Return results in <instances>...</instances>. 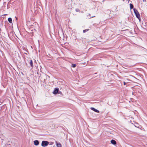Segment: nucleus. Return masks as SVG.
Masks as SVG:
<instances>
[{
    "label": "nucleus",
    "instance_id": "9d476101",
    "mask_svg": "<svg viewBox=\"0 0 147 147\" xmlns=\"http://www.w3.org/2000/svg\"><path fill=\"white\" fill-rule=\"evenodd\" d=\"M130 7L131 9H132L133 8V6L132 4L130 3Z\"/></svg>",
    "mask_w": 147,
    "mask_h": 147
},
{
    "label": "nucleus",
    "instance_id": "2eb2a0df",
    "mask_svg": "<svg viewBox=\"0 0 147 147\" xmlns=\"http://www.w3.org/2000/svg\"><path fill=\"white\" fill-rule=\"evenodd\" d=\"M15 18H16V20H17V18L16 17H15Z\"/></svg>",
    "mask_w": 147,
    "mask_h": 147
},
{
    "label": "nucleus",
    "instance_id": "f8f14e48",
    "mask_svg": "<svg viewBox=\"0 0 147 147\" xmlns=\"http://www.w3.org/2000/svg\"><path fill=\"white\" fill-rule=\"evenodd\" d=\"M88 30H89L88 29H86V30H83V32L84 33L88 31Z\"/></svg>",
    "mask_w": 147,
    "mask_h": 147
},
{
    "label": "nucleus",
    "instance_id": "ddd939ff",
    "mask_svg": "<svg viewBox=\"0 0 147 147\" xmlns=\"http://www.w3.org/2000/svg\"><path fill=\"white\" fill-rule=\"evenodd\" d=\"M76 11L77 12H78V11H79V10L78 9H76Z\"/></svg>",
    "mask_w": 147,
    "mask_h": 147
},
{
    "label": "nucleus",
    "instance_id": "f257e3e1",
    "mask_svg": "<svg viewBox=\"0 0 147 147\" xmlns=\"http://www.w3.org/2000/svg\"><path fill=\"white\" fill-rule=\"evenodd\" d=\"M134 11L135 14L136 15V17L139 20H140V16L139 13L138 11V10L135 9H134Z\"/></svg>",
    "mask_w": 147,
    "mask_h": 147
},
{
    "label": "nucleus",
    "instance_id": "39448f33",
    "mask_svg": "<svg viewBox=\"0 0 147 147\" xmlns=\"http://www.w3.org/2000/svg\"><path fill=\"white\" fill-rule=\"evenodd\" d=\"M91 109L93 111H94L96 112H97V113H99V111L98 110H97L96 109H95V108H93V107H91Z\"/></svg>",
    "mask_w": 147,
    "mask_h": 147
},
{
    "label": "nucleus",
    "instance_id": "7ed1b4c3",
    "mask_svg": "<svg viewBox=\"0 0 147 147\" xmlns=\"http://www.w3.org/2000/svg\"><path fill=\"white\" fill-rule=\"evenodd\" d=\"M59 89L58 88H55L53 92V93L54 94H56L58 92Z\"/></svg>",
    "mask_w": 147,
    "mask_h": 147
},
{
    "label": "nucleus",
    "instance_id": "9b49d317",
    "mask_svg": "<svg viewBox=\"0 0 147 147\" xmlns=\"http://www.w3.org/2000/svg\"><path fill=\"white\" fill-rule=\"evenodd\" d=\"M76 66V65L75 64H72V67H75Z\"/></svg>",
    "mask_w": 147,
    "mask_h": 147
},
{
    "label": "nucleus",
    "instance_id": "f03ea898",
    "mask_svg": "<svg viewBox=\"0 0 147 147\" xmlns=\"http://www.w3.org/2000/svg\"><path fill=\"white\" fill-rule=\"evenodd\" d=\"M49 142L45 141H43L42 142L41 146L42 147H45L47 146L49 144Z\"/></svg>",
    "mask_w": 147,
    "mask_h": 147
},
{
    "label": "nucleus",
    "instance_id": "6e6552de",
    "mask_svg": "<svg viewBox=\"0 0 147 147\" xmlns=\"http://www.w3.org/2000/svg\"><path fill=\"white\" fill-rule=\"evenodd\" d=\"M56 145L57 147H61V145L60 143H57Z\"/></svg>",
    "mask_w": 147,
    "mask_h": 147
},
{
    "label": "nucleus",
    "instance_id": "1a4fd4ad",
    "mask_svg": "<svg viewBox=\"0 0 147 147\" xmlns=\"http://www.w3.org/2000/svg\"><path fill=\"white\" fill-rule=\"evenodd\" d=\"M30 64L32 67H33V63L32 61L31 60H30Z\"/></svg>",
    "mask_w": 147,
    "mask_h": 147
},
{
    "label": "nucleus",
    "instance_id": "20e7f679",
    "mask_svg": "<svg viewBox=\"0 0 147 147\" xmlns=\"http://www.w3.org/2000/svg\"><path fill=\"white\" fill-rule=\"evenodd\" d=\"M34 144L35 146H38L39 145V142L38 140H35L34 141Z\"/></svg>",
    "mask_w": 147,
    "mask_h": 147
},
{
    "label": "nucleus",
    "instance_id": "0eeeda50",
    "mask_svg": "<svg viewBox=\"0 0 147 147\" xmlns=\"http://www.w3.org/2000/svg\"><path fill=\"white\" fill-rule=\"evenodd\" d=\"M8 21L10 23H11L12 22V20L11 18H9L8 19Z\"/></svg>",
    "mask_w": 147,
    "mask_h": 147
},
{
    "label": "nucleus",
    "instance_id": "4468645a",
    "mask_svg": "<svg viewBox=\"0 0 147 147\" xmlns=\"http://www.w3.org/2000/svg\"><path fill=\"white\" fill-rule=\"evenodd\" d=\"M123 84H124V85H125L126 83L125 82H123Z\"/></svg>",
    "mask_w": 147,
    "mask_h": 147
},
{
    "label": "nucleus",
    "instance_id": "423d86ee",
    "mask_svg": "<svg viewBox=\"0 0 147 147\" xmlns=\"http://www.w3.org/2000/svg\"><path fill=\"white\" fill-rule=\"evenodd\" d=\"M111 142L112 144L114 145H115L116 144V142L114 140H111Z\"/></svg>",
    "mask_w": 147,
    "mask_h": 147
}]
</instances>
